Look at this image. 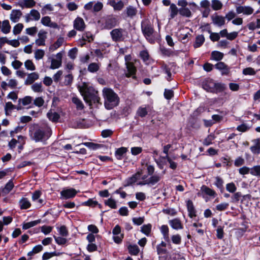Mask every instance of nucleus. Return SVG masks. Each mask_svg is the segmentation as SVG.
<instances>
[{"instance_id":"6","label":"nucleus","mask_w":260,"mask_h":260,"mask_svg":"<svg viewBox=\"0 0 260 260\" xmlns=\"http://www.w3.org/2000/svg\"><path fill=\"white\" fill-rule=\"evenodd\" d=\"M102 29H110L117 25V19L112 15H108L99 21Z\"/></svg>"},{"instance_id":"13","label":"nucleus","mask_w":260,"mask_h":260,"mask_svg":"<svg viewBox=\"0 0 260 260\" xmlns=\"http://www.w3.org/2000/svg\"><path fill=\"white\" fill-rule=\"evenodd\" d=\"M46 34V31L43 30H40L38 33L39 38L35 41V43L38 46L45 45V40L47 38Z\"/></svg>"},{"instance_id":"63","label":"nucleus","mask_w":260,"mask_h":260,"mask_svg":"<svg viewBox=\"0 0 260 260\" xmlns=\"http://www.w3.org/2000/svg\"><path fill=\"white\" fill-rule=\"evenodd\" d=\"M44 104V100L42 97H38L34 101V104L39 107H42Z\"/></svg>"},{"instance_id":"22","label":"nucleus","mask_w":260,"mask_h":260,"mask_svg":"<svg viewBox=\"0 0 260 260\" xmlns=\"http://www.w3.org/2000/svg\"><path fill=\"white\" fill-rule=\"evenodd\" d=\"M169 223L171 227L175 230H179L183 229V225L180 219L175 218L169 221Z\"/></svg>"},{"instance_id":"37","label":"nucleus","mask_w":260,"mask_h":260,"mask_svg":"<svg viewBox=\"0 0 260 260\" xmlns=\"http://www.w3.org/2000/svg\"><path fill=\"white\" fill-rule=\"evenodd\" d=\"M126 12L127 16L132 18L137 14V10L135 8L129 6L126 8Z\"/></svg>"},{"instance_id":"46","label":"nucleus","mask_w":260,"mask_h":260,"mask_svg":"<svg viewBox=\"0 0 260 260\" xmlns=\"http://www.w3.org/2000/svg\"><path fill=\"white\" fill-rule=\"evenodd\" d=\"M45 55V51L42 49H37L34 53V57L37 60L42 59Z\"/></svg>"},{"instance_id":"11","label":"nucleus","mask_w":260,"mask_h":260,"mask_svg":"<svg viewBox=\"0 0 260 260\" xmlns=\"http://www.w3.org/2000/svg\"><path fill=\"white\" fill-rule=\"evenodd\" d=\"M56 59H52L50 67L51 69H56L61 66L62 54L61 52L58 53L56 55Z\"/></svg>"},{"instance_id":"32","label":"nucleus","mask_w":260,"mask_h":260,"mask_svg":"<svg viewBox=\"0 0 260 260\" xmlns=\"http://www.w3.org/2000/svg\"><path fill=\"white\" fill-rule=\"evenodd\" d=\"M127 249L131 255H137L140 251L139 248L137 245H129Z\"/></svg>"},{"instance_id":"34","label":"nucleus","mask_w":260,"mask_h":260,"mask_svg":"<svg viewBox=\"0 0 260 260\" xmlns=\"http://www.w3.org/2000/svg\"><path fill=\"white\" fill-rule=\"evenodd\" d=\"M152 225L151 224L148 223L144 224L141 228V232L147 236H148L151 231Z\"/></svg>"},{"instance_id":"14","label":"nucleus","mask_w":260,"mask_h":260,"mask_svg":"<svg viewBox=\"0 0 260 260\" xmlns=\"http://www.w3.org/2000/svg\"><path fill=\"white\" fill-rule=\"evenodd\" d=\"M211 20L214 25L219 27H221L225 24V18L217 14L212 15L211 16Z\"/></svg>"},{"instance_id":"36","label":"nucleus","mask_w":260,"mask_h":260,"mask_svg":"<svg viewBox=\"0 0 260 260\" xmlns=\"http://www.w3.org/2000/svg\"><path fill=\"white\" fill-rule=\"evenodd\" d=\"M32 101V98L30 96H26L23 98L19 99L18 103H21L22 106H25L30 104Z\"/></svg>"},{"instance_id":"58","label":"nucleus","mask_w":260,"mask_h":260,"mask_svg":"<svg viewBox=\"0 0 260 260\" xmlns=\"http://www.w3.org/2000/svg\"><path fill=\"white\" fill-rule=\"evenodd\" d=\"M147 110L146 107H140L138 109L137 114L141 117H144L147 114Z\"/></svg>"},{"instance_id":"40","label":"nucleus","mask_w":260,"mask_h":260,"mask_svg":"<svg viewBox=\"0 0 260 260\" xmlns=\"http://www.w3.org/2000/svg\"><path fill=\"white\" fill-rule=\"evenodd\" d=\"M211 57L212 59L219 61L223 57V54L220 52L214 51L211 53Z\"/></svg>"},{"instance_id":"54","label":"nucleus","mask_w":260,"mask_h":260,"mask_svg":"<svg viewBox=\"0 0 260 260\" xmlns=\"http://www.w3.org/2000/svg\"><path fill=\"white\" fill-rule=\"evenodd\" d=\"M23 28V25L22 23H18L13 27V32L14 35L19 34Z\"/></svg>"},{"instance_id":"55","label":"nucleus","mask_w":260,"mask_h":260,"mask_svg":"<svg viewBox=\"0 0 260 260\" xmlns=\"http://www.w3.org/2000/svg\"><path fill=\"white\" fill-rule=\"evenodd\" d=\"M208 32L210 34V39L213 42L218 41L220 39L219 34L217 32H211L210 30H208Z\"/></svg>"},{"instance_id":"24","label":"nucleus","mask_w":260,"mask_h":260,"mask_svg":"<svg viewBox=\"0 0 260 260\" xmlns=\"http://www.w3.org/2000/svg\"><path fill=\"white\" fill-rule=\"evenodd\" d=\"M201 190L203 193H204L210 197H215L216 195V193L214 190L209 188L206 185H203L201 187Z\"/></svg>"},{"instance_id":"15","label":"nucleus","mask_w":260,"mask_h":260,"mask_svg":"<svg viewBox=\"0 0 260 260\" xmlns=\"http://www.w3.org/2000/svg\"><path fill=\"white\" fill-rule=\"evenodd\" d=\"M39 78V74L37 72H32L28 74L24 81V84L26 85L32 84L36 80H38Z\"/></svg>"},{"instance_id":"23","label":"nucleus","mask_w":260,"mask_h":260,"mask_svg":"<svg viewBox=\"0 0 260 260\" xmlns=\"http://www.w3.org/2000/svg\"><path fill=\"white\" fill-rule=\"evenodd\" d=\"M253 141L255 142V145L250 147V150L253 154H258L260 152V140L259 139H257Z\"/></svg>"},{"instance_id":"51","label":"nucleus","mask_w":260,"mask_h":260,"mask_svg":"<svg viewBox=\"0 0 260 260\" xmlns=\"http://www.w3.org/2000/svg\"><path fill=\"white\" fill-rule=\"evenodd\" d=\"M250 174L253 176L260 177V165L255 166L251 168Z\"/></svg>"},{"instance_id":"60","label":"nucleus","mask_w":260,"mask_h":260,"mask_svg":"<svg viewBox=\"0 0 260 260\" xmlns=\"http://www.w3.org/2000/svg\"><path fill=\"white\" fill-rule=\"evenodd\" d=\"M226 189L230 192L234 193L236 191L237 187L234 183L231 182L226 185Z\"/></svg>"},{"instance_id":"48","label":"nucleus","mask_w":260,"mask_h":260,"mask_svg":"<svg viewBox=\"0 0 260 260\" xmlns=\"http://www.w3.org/2000/svg\"><path fill=\"white\" fill-rule=\"evenodd\" d=\"M180 15L186 17H190L191 16V13L190 10L187 8H182L179 10Z\"/></svg>"},{"instance_id":"50","label":"nucleus","mask_w":260,"mask_h":260,"mask_svg":"<svg viewBox=\"0 0 260 260\" xmlns=\"http://www.w3.org/2000/svg\"><path fill=\"white\" fill-rule=\"evenodd\" d=\"M15 106L10 102L6 103L5 106V111L7 115H9V113L11 112L12 110L14 109Z\"/></svg>"},{"instance_id":"29","label":"nucleus","mask_w":260,"mask_h":260,"mask_svg":"<svg viewBox=\"0 0 260 260\" xmlns=\"http://www.w3.org/2000/svg\"><path fill=\"white\" fill-rule=\"evenodd\" d=\"M72 101L75 105L78 110H81L84 109V106L82 102L77 97H73Z\"/></svg>"},{"instance_id":"45","label":"nucleus","mask_w":260,"mask_h":260,"mask_svg":"<svg viewBox=\"0 0 260 260\" xmlns=\"http://www.w3.org/2000/svg\"><path fill=\"white\" fill-rule=\"evenodd\" d=\"M104 203L106 205L109 206L112 209L117 208L116 202L112 198H110L108 200H105Z\"/></svg>"},{"instance_id":"9","label":"nucleus","mask_w":260,"mask_h":260,"mask_svg":"<svg viewBox=\"0 0 260 260\" xmlns=\"http://www.w3.org/2000/svg\"><path fill=\"white\" fill-rule=\"evenodd\" d=\"M216 82L211 79H208L203 83V88L208 92H214Z\"/></svg>"},{"instance_id":"17","label":"nucleus","mask_w":260,"mask_h":260,"mask_svg":"<svg viewBox=\"0 0 260 260\" xmlns=\"http://www.w3.org/2000/svg\"><path fill=\"white\" fill-rule=\"evenodd\" d=\"M22 14L19 10H13L11 11L10 18V20L13 22H17L19 21L21 17Z\"/></svg>"},{"instance_id":"27","label":"nucleus","mask_w":260,"mask_h":260,"mask_svg":"<svg viewBox=\"0 0 260 260\" xmlns=\"http://www.w3.org/2000/svg\"><path fill=\"white\" fill-rule=\"evenodd\" d=\"M205 37L203 35H198L196 38V40L193 44L194 48H199L201 47L205 42Z\"/></svg>"},{"instance_id":"62","label":"nucleus","mask_w":260,"mask_h":260,"mask_svg":"<svg viewBox=\"0 0 260 260\" xmlns=\"http://www.w3.org/2000/svg\"><path fill=\"white\" fill-rule=\"evenodd\" d=\"M47 115L48 118L53 122L57 121L59 118V115L56 112L48 113Z\"/></svg>"},{"instance_id":"25","label":"nucleus","mask_w":260,"mask_h":260,"mask_svg":"<svg viewBox=\"0 0 260 260\" xmlns=\"http://www.w3.org/2000/svg\"><path fill=\"white\" fill-rule=\"evenodd\" d=\"M128 73L126 74L127 77L135 74L136 69L132 62H128L126 63Z\"/></svg>"},{"instance_id":"8","label":"nucleus","mask_w":260,"mask_h":260,"mask_svg":"<svg viewBox=\"0 0 260 260\" xmlns=\"http://www.w3.org/2000/svg\"><path fill=\"white\" fill-rule=\"evenodd\" d=\"M74 29L79 31H83L86 27V24L83 18L77 17L73 22Z\"/></svg>"},{"instance_id":"5","label":"nucleus","mask_w":260,"mask_h":260,"mask_svg":"<svg viewBox=\"0 0 260 260\" xmlns=\"http://www.w3.org/2000/svg\"><path fill=\"white\" fill-rule=\"evenodd\" d=\"M81 91L83 92L82 95L84 96V101L88 104L89 106H91L92 104L100 103L102 104L100 102L101 99L97 91H92L90 92L85 90Z\"/></svg>"},{"instance_id":"21","label":"nucleus","mask_w":260,"mask_h":260,"mask_svg":"<svg viewBox=\"0 0 260 260\" xmlns=\"http://www.w3.org/2000/svg\"><path fill=\"white\" fill-rule=\"evenodd\" d=\"M1 24L2 25L0 29H1L2 32L5 34L9 33L10 32L11 27L9 20H5L3 21Z\"/></svg>"},{"instance_id":"61","label":"nucleus","mask_w":260,"mask_h":260,"mask_svg":"<svg viewBox=\"0 0 260 260\" xmlns=\"http://www.w3.org/2000/svg\"><path fill=\"white\" fill-rule=\"evenodd\" d=\"M172 242L175 244H180L181 242V237L179 234L174 235L171 237Z\"/></svg>"},{"instance_id":"3","label":"nucleus","mask_w":260,"mask_h":260,"mask_svg":"<svg viewBox=\"0 0 260 260\" xmlns=\"http://www.w3.org/2000/svg\"><path fill=\"white\" fill-rule=\"evenodd\" d=\"M141 30L146 39L151 43H154L153 33L154 29L150 21L148 19H144L141 22Z\"/></svg>"},{"instance_id":"38","label":"nucleus","mask_w":260,"mask_h":260,"mask_svg":"<svg viewBox=\"0 0 260 260\" xmlns=\"http://www.w3.org/2000/svg\"><path fill=\"white\" fill-rule=\"evenodd\" d=\"M92 150H96L102 147V145L99 144H96L92 142H85L81 144Z\"/></svg>"},{"instance_id":"16","label":"nucleus","mask_w":260,"mask_h":260,"mask_svg":"<svg viewBox=\"0 0 260 260\" xmlns=\"http://www.w3.org/2000/svg\"><path fill=\"white\" fill-rule=\"evenodd\" d=\"M108 4L112 6L115 11H120L124 7V3L121 1L116 2L115 0H109Z\"/></svg>"},{"instance_id":"53","label":"nucleus","mask_w":260,"mask_h":260,"mask_svg":"<svg viewBox=\"0 0 260 260\" xmlns=\"http://www.w3.org/2000/svg\"><path fill=\"white\" fill-rule=\"evenodd\" d=\"M39 222H40V221L39 220H35V221L28 222L27 223H25L23 224V225L22 226V228L24 230H27V229H28L31 227H33V226L36 225Z\"/></svg>"},{"instance_id":"7","label":"nucleus","mask_w":260,"mask_h":260,"mask_svg":"<svg viewBox=\"0 0 260 260\" xmlns=\"http://www.w3.org/2000/svg\"><path fill=\"white\" fill-rule=\"evenodd\" d=\"M236 11L237 14H243L245 15H249L253 13L254 10L250 6L237 5L236 6Z\"/></svg>"},{"instance_id":"30","label":"nucleus","mask_w":260,"mask_h":260,"mask_svg":"<svg viewBox=\"0 0 260 260\" xmlns=\"http://www.w3.org/2000/svg\"><path fill=\"white\" fill-rule=\"evenodd\" d=\"M223 7L222 3L219 0H212L211 1V7L214 11L220 10Z\"/></svg>"},{"instance_id":"47","label":"nucleus","mask_w":260,"mask_h":260,"mask_svg":"<svg viewBox=\"0 0 260 260\" xmlns=\"http://www.w3.org/2000/svg\"><path fill=\"white\" fill-rule=\"evenodd\" d=\"M32 20L38 21L40 18L39 12L35 9H32L29 13Z\"/></svg>"},{"instance_id":"28","label":"nucleus","mask_w":260,"mask_h":260,"mask_svg":"<svg viewBox=\"0 0 260 260\" xmlns=\"http://www.w3.org/2000/svg\"><path fill=\"white\" fill-rule=\"evenodd\" d=\"M20 207L21 209H26L29 208L31 204L27 198H23L21 199L19 202Z\"/></svg>"},{"instance_id":"57","label":"nucleus","mask_w":260,"mask_h":260,"mask_svg":"<svg viewBox=\"0 0 260 260\" xmlns=\"http://www.w3.org/2000/svg\"><path fill=\"white\" fill-rule=\"evenodd\" d=\"M242 73L245 75H254L256 74V72L253 68L248 67L244 69Z\"/></svg>"},{"instance_id":"56","label":"nucleus","mask_w":260,"mask_h":260,"mask_svg":"<svg viewBox=\"0 0 260 260\" xmlns=\"http://www.w3.org/2000/svg\"><path fill=\"white\" fill-rule=\"evenodd\" d=\"M215 139L213 135L210 134L208 135L204 140L203 144L205 146H208L212 143V141Z\"/></svg>"},{"instance_id":"12","label":"nucleus","mask_w":260,"mask_h":260,"mask_svg":"<svg viewBox=\"0 0 260 260\" xmlns=\"http://www.w3.org/2000/svg\"><path fill=\"white\" fill-rule=\"evenodd\" d=\"M216 69L220 71L222 75H228L230 71V68L223 62H218L215 65Z\"/></svg>"},{"instance_id":"52","label":"nucleus","mask_w":260,"mask_h":260,"mask_svg":"<svg viewBox=\"0 0 260 260\" xmlns=\"http://www.w3.org/2000/svg\"><path fill=\"white\" fill-rule=\"evenodd\" d=\"M214 185L219 189H222L223 187V180L219 176L215 178Z\"/></svg>"},{"instance_id":"64","label":"nucleus","mask_w":260,"mask_h":260,"mask_svg":"<svg viewBox=\"0 0 260 260\" xmlns=\"http://www.w3.org/2000/svg\"><path fill=\"white\" fill-rule=\"evenodd\" d=\"M140 56L144 61H146L149 59V55L147 50H144L140 52Z\"/></svg>"},{"instance_id":"31","label":"nucleus","mask_w":260,"mask_h":260,"mask_svg":"<svg viewBox=\"0 0 260 260\" xmlns=\"http://www.w3.org/2000/svg\"><path fill=\"white\" fill-rule=\"evenodd\" d=\"M226 89V86L225 84L222 83L216 82L215 86V90L214 93L224 92Z\"/></svg>"},{"instance_id":"18","label":"nucleus","mask_w":260,"mask_h":260,"mask_svg":"<svg viewBox=\"0 0 260 260\" xmlns=\"http://www.w3.org/2000/svg\"><path fill=\"white\" fill-rule=\"evenodd\" d=\"M186 206L187 211L188 212V215L190 218H193L196 216V211L194 209L192 202L191 200H188L186 202Z\"/></svg>"},{"instance_id":"19","label":"nucleus","mask_w":260,"mask_h":260,"mask_svg":"<svg viewBox=\"0 0 260 260\" xmlns=\"http://www.w3.org/2000/svg\"><path fill=\"white\" fill-rule=\"evenodd\" d=\"M41 23L44 25L52 28H57L58 27V25L56 23L51 22V19L49 16L42 17L41 19Z\"/></svg>"},{"instance_id":"43","label":"nucleus","mask_w":260,"mask_h":260,"mask_svg":"<svg viewBox=\"0 0 260 260\" xmlns=\"http://www.w3.org/2000/svg\"><path fill=\"white\" fill-rule=\"evenodd\" d=\"M127 151L125 147H121L117 149L115 152V155L117 159H121L122 155Z\"/></svg>"},{"instance_id":"49","label":"nucleus","mask_w":260,"mask_h":260,"mask_svg":"<svg viewBox=\"0 0 260 260\" xmlns=\"http://www.w3.org/2000/svg\"><path fill=\"white\" fill-rule=\"evenodd\" d=\"M154 161L160 169H163L164 166L167 164V161L162 157H159L158 159L154 158Z\"/></svg>"},{"instance_id":"2","label":"nucleus","mask_w":260,"mask_h":260,"mask_svg":"<svg viewBox=\"0 0 260 260\" xmlns=\"http://www.w3.org/2000/svg\"><path fill=\"white\" fill-rule=\"evenodd\" d=\"M102 92L106 109L111 110L118 106L119 103V98L112 89L104 88Z\"/></svg>"},{"instance_id":"4","label":"nucleus","mask_w":260,"mask_h":260,"mask_svg":"<svg viewBox=\"0 0 260 260\" xmlns=\"http://www.w3.org/2000/svg\"><path fill=\"white\" fill-rule=\"evenodd\" d=\"M111 39L113 42H124L128 38V35L126 29L118 28H114L110 32Z\"/></svg>"},{"instance_id":"10","label":"nucleus","mask_w":260,"mask_h":260,"mask_svg":"<svg viewBox=\"0 0 260 260\" xmlns=\"http://www.w3.org/2000/svg\"><path fill=\"white\" fill-rule=\"evenodd\" d=\"M77 193V191L74 188L63 189L60 192L61 198L63 199L73 198Z\"/></svg>"},{"instance_id":"44","label":"nucleus","mask_w":260,"mask_h":260,"mask_svg":"<svg viewBox=\"0 0 260 260\" xmlns=\"http://www.w3.org/2000/svg\"><path fill=\"white\" fill-rule=\"evenodd\" d=\"M31 88L35 92H42L43 91L41 83H36L32 84Z\"/></svg>"},{"instance_id":"35","label":"nucleus","mask_w":260,"mask_h":260,"mask_svg":"<svg viewBox=\"0 0 260 260\" xmlns=\"http://www.w3.org/2000/svg\"><path fill=\"white\" fill-rule=\"evenodd\" d=\"M170 18H174L178 14L179 10L174 4L170 5Z\"/></svg>"},{"instance_id":"42","label":"nucleus","mask_w":260,"mask_h":260,"mask_svg":"<svg viewBox=\"0 0 260 260\" xmlns=\"http://www.w3.org/2000/svg\"><path fill=\"white\" fill-rule=\"evenodd\" d=\"M24 66L27 70L35 71L36 70V66L32 61L30 59H27L24 62Z\"/></svg>"},{"instance_id":"26","label":"nucleus","mask_w":260,"mask_h":260,"mask_svg":"<svg viewBox=\"0 0 260 260\" xmlns=\"http://www.w3.org/2000/svg\"><path fill=\"white\" fill-rule=\"evenodd\" d=\"M141 173L138 172L135 174L133 175L131 177L129 178L126 181V185H131L135 183L138 179H140Z\"/></svg>"},{"instance_id":"39","label":"nucleus","mask_w":260,"mask_h":260,"mask_svg":"<svg viewBox=\"0 0 260 260\" xmlns=\"http://www.w3.org/2000/svg\"><path fill=\"white\" fill-rule=\"evenodd\" d=\"M63 39L59 38L57 39V40L49 47L50 51H54V50L57 49L58 48L61 46V45L63 43Z\"/></svg>"},{"instance_id":"41","label":"nucleus","mask_w":260,"mask_h":260,"mask_svg":"<svg viewBox=\"0 0 260 260\" xmlns=\"http://www.w3.org/2000/svg\"><path fill=\"white\" fill-rule=\"evenodd\" d=\"M100 67L99 63L93 62L89 64L87 70L90 73H95L100 69Z\"/></svg>"},{"instance_id":"33","label":"nucleus","mask_w":260,"mask_h":260,"mask_svg":"<svg viewBox=\"0 0 260 260\" xmlns=\"http://www.w3.org/2000/svg\"><path fill=\"white\" fill-rule=\"evenodd\" d=\"M161 179V177L158 175H154L151 176L147 179L149 185H153L157 183Z\"/></svg>"},{"instance_id":"1","label":"nucleus","mask_w":260,"mask_h":260,"mask_svg":"<svg viewBox=\"0 0 260 260\" xmlns=\"http://www.w3.org/2000/svg\"><path fill=\"white\" fill-rule=\"evenodd\" d=\"M52 134L50 127L46 124L39 126L34 124L29 127V135L31 139L36 142H45Z\"/></svg>"},{"instance_id":"20","label":"nucleus","mask_w":260,"mask_h":260,"mask_svg":"<svg viewBox=\"0 0 260 260\" xmlns=\"http://www.w3.org/2000/svg\"><path fill=\"white\" fill-rule=\"evenodd\" d=\"M34 0H22L19 3V6L22 8H31L36 5Z\"/></svg>"},{"instance_id":"59","label":"nucleus","mask_w":260,"mask_h":260,"mask_svg":"<svg viewBox=\"0 0 260 260\" xmlns=\"http://www.w3.org/2000/svg\"><path fill=\"white\" fill-rule=\"evenodd\" d=\"M73 77L71 74H68L64 77L63 85L68 86L72 84L73 82Z\"/></svg>"}]
</instances>
